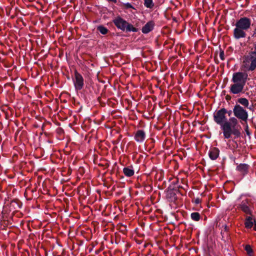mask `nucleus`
Instances as JSON below:
<instances>
[{
	"label": "nucleus",
	"mask_w": 256,
	"mask_h": 256,
	"mask_svg": "<svg viewBox=\"0 0 256 256\" xmlns=\"http://www.w3.org/2000/svg\"><path fill=\"white\" fill-rule=\"evenodd\" d=\"M238 124V120L234 117H232L230 118L228 121L226 120L220 126L224 138H230L232 134H234L236 137L240 136V131L236 128Z\"/></svg>",
	"instance_id": "nucleus-1"
},
{
	"label": "nucleus",
	"mask_w": 256,
	"mask_h": 256,
	"mask_svg": "<svg viewBox=\"0 0 256 256\" xmlns=\"http://www.w3.org/2000/svg\"><path fill=\"white\" fill-rule=\"evenodd\" d=\"M251 25V20L246 17L241 18L236 21L234 30V36L236 39L244 38L246 36V31L248 30Z\"/></svg>",
	"instance_id": "nucleus-2"
},
{
	"label": "nucleus",
	"mask_w": 256,
	"mask_h": 256,
	"mask_svg": "<svg viewBox=\"0 0 256 256\" xmlns=\"http://www.w3.org/2000/svg\"><path fill=\"white\" fill-rule=\"evenodd\" d=\"M242 67L248 71H253L256 69V52H252L244 57Z\"/></svg>",
	"instance_id": "nucleus-3"
},
{
	"label": "nucleus",
	"mask_w": 256,
	"mask_h": 256,
	"mask_svg": "<svg viewBox=\"0 0 256 256\" xmlns=\"http://www.w3.org/2000/svg\"><path fill=\"white\" fill-rule=\"evenodd\" d=\"M116 26L122 30L127 32H136V28L131 24H128L126 20L120 18H116L114 21Z\"/></svg>",
	"instance_id": "nucleus-4"
},
{
	"label": "nucleus",
	"mask_w": 256,
	"mask_h": 256,
	"mask_svg": "<svg viewBox=\"0 0 256 256\" xmlns=\"http://www.w3.org/2000/svg\"><path fill=\"white\" fill-rule=\"evenodd\" d=\"M228 112L227 110L224 108H222L214 114V120L218 125L221 126L226 120L227 118L226 114Z\"/></svg>",
	"instance_id": "nucleus-5"
},
{
	"label": "nucleus",
	"mask_w": 256,
	"mask_h": 256,
	"mask_svg": "<svg viewBox=\"0 0 256 256\" xmlns=\"http://www.w3.org/2000/svg\"><path fill=\"white\" fill-rule=\"evenodd\" d=\"M233 112L234 116L246 122L248 118V113L242 106L236 104L234 106Z\"/></svg>",
	"instance_id": "nucleus-6"
},
{
	"label": "nucleus",
	"mask_w": 256,
	"mask_h": 256,
	"mask_svg": "<svg viewBox=\"0 0 256 256\" xmlns=\"http://www.w3.org/2000/svg\"><path fill=\"white\" fill-rule=\"evenodd\" d=\"M247 78V74L242 72H237L233 74L232 81L235 84L245 85Z\"/></svg>",
	"instance_id": "nucleus-7"
},
{
	"label": "nucleus",
	"mask_w": 256,
	"mask_h": 256,
	"mask_svg": "<svg viewBox=\"0 0 256 256\" xmlns=\"http://www.w3.org/2000/svg\"><path fill=\"white\" fill-rule=\"evenodd\" d=\"M73 82L75 89L76 90H82L84 85V78L82 76L76 71L74 72V78Z\"/></svg>",
	"instance_id": "nucleus-8"
},
{
	"label": "nucleus",
	"mask_w": 256,
	"mask_h": 256,
	"mask_svg": "<svg viewBox=\"0 0 256 256\" xmlns=\"http://www.w3.org/2000/svg\"><path fill=\"white\" fill-rule=\"evenodd\" d=\"M248 204L249 200L248 199H246L242 202L239 205V207L246 214H251L252 211L248 206Z\"/></svg>",
	"instance_id": "nucleus-9"
},
{
	"label": "nucleus",
	"mask_w": 256,
	"mask_h": 256,
	"mask_svg": "<svg viewBox=\"0 0 256 256\" xmlns=\"http://www.w3.org/2000/svg\"><path fill=\"white\" fill-rule=\"evenodd\" d=\"M244 86V85L234 83L230 86V92L233 94H238L242 91Z\"/></svg>",
	"instance_id": "nucleus-10"
},
{
	"label": "nucleus",
	"mask_w": 256,
	"mask_h": 256,
	"mask_svg": "<svg viewBox=\"0 0 256 256\" xmlns=\"http://www.w3.org/2000/svg\"><path fill=\"white\" fill-rule=\"evenodd\" d=\"M146 138V132L142 130H138L134 135V139L138 142H142Z\"/></svg>",
	"instance_id": "nucleus-11"
},
{
	"label": "nucleus",
	"mask_w": 256,
	"mask_h": 256,
	"mask_svg": "<svg viewBox=\"0 0 256 256\" xmlns=\"http://www.w3.org/2000/svg\"><path fill=\"white\" fill-rule=\"evenodd\" d=\"M154 23L153 21L148 22L142 28V31L144 34H148L152 31L154 27Z\"/></svg>",
	"instance_id": "nucleus-12"
},
{
	"label": "nucleus",
	"mask_w": 256,
	"mask_h": 256,
	"mask_svg": "<svg viewBox=\"0 0 256 256\" xmlns=\"http://www.w3.org/2000/svg\"><path fill=\"white\" fill-rule=\"evenodd\" d=\"M220 150L216 148H210L208 152V155L210 159L212 160H216L219 156Z\"/></svg>",
	"instance_id": "nucleus-13"
},
{
	"label": "nucleus",
	"mask_w": 256,
	"mask_h": 256,
	"mask_svg": "<svg viewBox=\"0 0 256 256\" xmlns=\"http://www.w3.org/2000/svg\"><path fill=\"white\" fill-rule=\"evenodd\" d=\"M249 166L246 164H240L236 167V170L244 175L248 172Z\"/></svg>",
	"instance_id": "nucleus-14"
},
{
	"label": "nucleus",
	"mask_w": 256,
	"mask_h": 256,
	"mask_svg": "<svg viewBox=\"0 0 256 256\" xmlns=\"http://www.w3.org/2000/svg\"><path fill=\"white\" fill-rule=\"evenodd\" d=\"M255 222V220L253 218L252 216H247L246 218V221L244 222L246 228H251L253 226L254 223Z\"/></svg>",
	"instance_id": "nucleus-15"
},
{
	"label": "nucleus",
	"mask_w": 256,
	"mask_h": 256,
	"mask_svg": "<svg viewBox=\"0 0 256 256\" xmlns=\"http://www.w3.org/2000/svg\"><path fill=\"white\" fill-rule=\"evenodd\" d=\"M123 172L126 176H131L134 174V170L130 168H124L123 169Z\"/></svg>",
	"instance_id": "nucleus-16"
},
{
	"label": "nucleus",
	"mask_w": 256,
	"mask_h": 256,
	"mask_svg": "<svg viewBox=\"0 0 256 256\" xmlns=\"http://www.w3.org/2000/svg\"><path fill=\"white\" fill-rule=\"evenodd\" d=\"M238 102L244 106L246 108H248L249 105L248 100L246 98H240L238 100Z\"/></svg>",
	"instance_id": "nucleus-17"
},
{
	"label": "nucleus",
	"mask_w": 256,
	"mask_h": 256,
	"mask_svg": "<svg viewBox=\"0 0 256 256\" xmlns=\"http://www.w3.org/2000/svg\"><path fill=\"white\" fill-rule=\"evenodd\" d=\"M144 6L146 8H152L154 6L153 0H144Z\"/></svg>",
	"instance_id": "nucleus-18"
},
{
	"label": "nucleus",
	"mask_w": 256,
	"mask_h": 256,
	"mask_svg": "<svg viewBox=\"0 0 256 256\" xmlns=\"http://www.w3.org/2000/svg\"><path fill=\"white\" fill-rule=\"evenodd\" d=\"M191 218L194 221H198L200 219V215L198 212H192L190 214Z\"/></svg>",
	"instance_id": "nucleus-19"
},
{
	"label": "nucleus",
	"mask_w": 256,
	"mask_h": 256,
	"mask_svg": "<svg viewBox=\"0 0 256 256\" xmlns=\"http://www.w3.org/2000/svg\"><path fill=\"white\" fill-rule=\"evenodd\" d=\"M97 30L102 34H106L108 32V30L103 26H98Z\"/></svg>",
	"instance_id": "nucleus-20"
},
{
	"label": "nucleus",
	"mask_w": 256,
	"mask_h": 256,
	"mask_svg": "<svg viewBox=\"0 0 256 256\" xmlns=\"http://www.w3.org/2000/svg\"><path fill=\"white\" fill-rule=\"evenodd\" d=\"M245 250L246 251L248 254L250 256H252L251 253H252V250L250 246L246 245L245 247Z\"/></svg>",
	"instance_id": "nucleus-21"
},
{
	"label": "nucleus",
	"mask_w": 256,
	"mask_h": 256,
	"mask_svg": "<svg viewBox=\"0 0 256 256\" xmlns=\"http://www.w3.org/2000/svg\"><path fill=\"white\" fill-rule=\"evenodd\" d=\"M124 4L126 8H130L134 9V8L133 7V6L129 2Z\"/></svg>",
	"instance_id": "nucleus-22"
},
{
	"label": "nucleus",
	"mask_w": 256,
	"mask_h": 256,
	"mask_svg": "<svg viewBox=\"0 0 256 256\" xmlns=\"http://www.w3.org/2000/svg\"><path fill=\"white\" fill-rule=\"evenodd\" d=\"M220 56L221 60H224V52L223 51L220 52Z\"/></svg>",
	"instance_id": "nucleus-23"
},
{
	"label": "nucleus",
	"mask_w": 256,
	"mask_h": 256,
	"mask_svg": "<svg viewBox=\"0 0 256 256\" xmlns=\"http://www.w3.org/2000/svg\"><path fill=\"white\" fill-rule=\"evenodd\" d=\"M200 200L199 198L196 199V200H195L196 204H198L200 203Z\"/></svg>",
	"instance_id": "nucleus-24"
},
{
	"label": "nucleus",
	"mask_w": 256,
	"mask_h": 256,
	"mask_svg": "<svg viewBox=\"0 0 256 256\" xmlns=\"http://www.w3.org/2000/svg\"><path fill=\"white\" fill-rule=\"evenodd\" d=\"M224 231L228 230V226L226 225H224Z\"/></svg>",
	"instance_id": "nucleus-25"
},
{
	"label": "nucleus",
	"mask_w": 256,
	"mask_h": 256,
	"mask_svg": "<svg viewBox=\"0 0 256 256\" xmlns=\"http://www.w3.org/2000/svg\"><path fill=\"white\" fill-rule=\"evenodd\" d=\"M108 2H112L114 3H116V0H107Z\"/></svg>",
	"instance_id": "nucleus-26"
},
{
	"label": "nucleus",
	"mask_w": 256,
	"mask_h": 256,
	"mask_svg": "<svg viewBox=\"0 0 256 256\" xmlns=\"http://www.w3.org/2000/svg\"><path fill=\"white\" fill-rule=\"evenodd\" d=\"M254 229L256 231V223L254 224Z\"/></svg>",
	"instance_id": "nucleus-27"
},
{
	"label": "nucleus",
	"mask_w": 256,
	"mask_h": 256,
	"mask_svg": "<svg viewBox=\"0 0 256 256\" xmlns=\"http://www.w3.org/2000/svg\"><path fill=\"white\" fill-rule=\"evenodd\" d=\"M231 114H232V111L230 110V112H228V114L229 116H230Z\"/></svg>",
	"instance_id": "nucleus-28"
}]
</instances>
